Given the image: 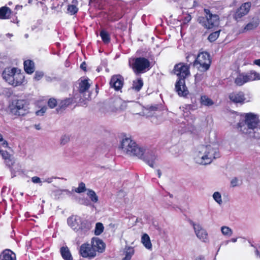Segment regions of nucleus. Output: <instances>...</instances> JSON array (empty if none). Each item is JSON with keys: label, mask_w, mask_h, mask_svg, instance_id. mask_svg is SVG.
<instances>
[{"label": "nucleus", "mask_w": 260, "mask_h": 260, "mask_svg": "<svg viewBox=\"0 0 260 260\" xmlns=\"http://www.w3.org/2000/svg\"><path fill=\"white\" fill-rule=\"evenodd\" d=\"M201 103L206 106H210L214 104L213 101L206 95H203L201 97Z\"/></svg>", "instance_id": "30"}, {"label": "nucleus", "mask_w": 260, "mask_h": 260, "mask_svg": "<svg viewBox=\"0 0 260 260\" xmlns=\"http://www.w3.org/2000/svg\"><path fill=\"white\" fill-rule=\"evenodd\" d=\"M221 232L222 234L226 237H231L233 233V230L229 226H222L221 227Z\"/></svg>", "instance_id": "33"}, {"label": "nucleus", "mask_w": 260, "mask_h": 260, "mask_svg": "<svg viewBox=\"0 0 260 260\" xmlns=\"http://www.w3.org/2000/svg\"><path fill=\"white\" fill-rule=\"evenodd\" d=\"M256 80H260V74L254 71H251L247 73L239 74L235 79V83L237 86H242L245 83Z\"/></svg>", "instance_id": "9"}, {"label": "nucleus", "mask_w": 260, "mask_h": 260, "mask_svg": "<svg viewBox=\"0 0 260 260\" xmlns=\"http://www.w3.org/2000/svg\"><path fill=\"white\" fill-rule=\"evenodd\" d=\"M128 64L137 75L144 73L150 69V61L143 57L131 58L128 60Z\"/></svg>", "instance_id": "4"}, {"label": "nucleus", "mask_w": 260, "mask_h": 260, "mask_svg": "<svg viewBox=\"0 0 260 260\" xmlns=\"http://www.w3.org/2000/svg\"><path fill=\"white\" fill-rule=\"evenodd\" d=\"M86 100H87V99H86V100H83V102L80 101V103L81 105H86Z\"/></svg>", "instance_id": "57"}, {"label": "nucleus", "mask_w": 260, "mask_h": 260, "mask_svg": "<svg viewBox=\"0 0 260 260\" xmlns=\"http://www.w3.org/2000/svg\"><path fill=\"white\" fill-rule=\"evenodd\" d=\"M220 30H217L210 34L208 37V40L210 42L215 41L219 36Z\"/></svg>", "instance_id": "38"}, {"label": "nucleus", "mask_w": 260, "mask_h": 260, "mask_svg": "<svg viewBox=\"0 0 260 260\" xmlns=\"http://www.w3.org/2000/svg\"><path fill=\"white\" fill-rule=\"evenodd\" d=\"M79 252L80 255L83 257L92 258L95 256L94 250L92 248L91 244L88 243H84L81 245Z\"/></svg>", "instance_id": "14"}, {"label": "nucleus", "mask_w": 260, "mask_h": 260, "mask_svg": "<svg viewBox=\"0 0 260 260\" xmlns=\"http://www.w3.org/2000/svg\"><path fill=\"white\" fill-rule=\"evenodd\" d=\"M135 250L133 247H128L125 249V257L123 258V260H130L134 255Z\"/></svg>", "instance_id": "31"}, {"label": "nucleus", "mask_w": 260, "mask_h": 260, "mask_svg": "<svg viewBox=\"0 0 260 260\" xmlns=\"http://www.w3.org/2000/svg\"><path fill=\"white\" fill-rule=\"evenodd\" d=\"M204 78V75L202 74H197L194 76V80L196 82H199L201 81Z\"/></svg>", "instance_id": "46"}, {"label": "nucleus", "mask_w": 260, "mask_h": 260, "mask_svg": "<svg viewBox=\"0 0 260 260\" xmlns=\"http://www.w3.org/2000/svg\"><path fill=\"white\" fill-rule=\"evenodd\" d=\"M143 86V80L141 78H139L133 81L132 88L137 91H139L141 90Z\"/></svg>", "instance_id": "29"}, {"label": "nucleus", "mask_w": 260, "mask_h": 260, "mask_svg": "<svg viewBox=\"0 0 260 260\" xmlns=\"http://www.w3.org/2000/svg\"><path fill=\"white\" fill-rule=\"evenodd\" d=\"M70 141V136L68 135H62L60 139V143L61 145H64L68 143Z\"/></svg>", "instance_id": "42"}, {"label": "nucleus", "mask_w": 260, "mask_h": 260, "mask_svg": "<svg viewBox=\"0 0 260 260\" xmlns=\"http://www.w3.org/2000/svg\"><path fill=\"white\" fill-rule=\"evenodd\" d=\"M84 204L86 205H89V201H85Z\"/></svg>", "instance_id": "62"}, {"label": "nucleus", "mask_w": 260, "mask_h": 260, "mask_svg": "<svg viewBox=\"0 0 260 260\" xmlns=\"http://www.w3.org/2000/svg\"><path fill=\"white\" fill-rule=\"evenodd\" d=\"M82 218L78 216H72L68 218V225L75 231L78 229Z\"/></svg>", "instance_id": "20"}, {"label": "nucleus", "mask_w": 260, "mask_h": 260, "mask_svg": "<svg viewBox=\"0 0 260 260\" xmlns=\"http://www.w3.org/2000/svg\"><path fill=\"white\" fill-rule=\"evenodd\" d=\"M211 63L210 56L207 52L200 53L193 62V66L201 72H205L208 70Z\"/></svg>", "instance_id": "8"}, {"label": "nucleus", "mask_w": 260, "mask_h": 260, "mask_svg": "<svg viewBox=\"0 0 260 260\" xmlns=\"http://www.w3.org/2000/svg\"><path fill=\"white\" fill-rule=\"evenodd\" d=\"M2 76L7 83L13 86H20L24 82V75L17 68H6L3 72Z\"/></svg>", "instance_id": "3"}, {"label": "nucleus", "mask_w": 260, "mask_h": 260, "mask_svg": "<svg viewBox=\"0 0 260 260\" xmlns=\"http://www.w3.org/2000/svg\"><path fill=\"white\" fill-rule=\"evenodd\" d=\"M256 252L257 254L258 255H259V257H260V253L259 252V251H258V250H256Z\"/></svg>", "instance_id": "63"}, {"label": "nucleus", "mask_w": 260, "mask_h": 260, "mask_svg": "<svg viewBox=\"0 0 260 260\" xmlns=\"http://www.w3.org/2000/svg\"><path fill=\"white\" fill-rule=\"evenodd\" d=\"M253 64L260 67V59L254 60L253 61Z\"/></svg>", "instance_id": "52"}, {"label": "nucleus", "mask_w": 260, "mask_h": 260, "mask_svg": "<svg viewBox=\"0 0 260 260\" xmlns=\"http://www.w3.org/2000/svg\"><path fill=\"white\" fill-rule=\"evenodd\" d=\"M189 68L190 64L180 62L175 66L174 72L178 77V79L183 78L185 80V78L190 75Z\"/></svg>", "instance_id": "11"}, {"label": "nucleus", "mask_w": 260, "mask_h": 260, "mask_svg": "<svg viewBox=\"0 0 260 260\" xmlns=\"http://www.w3.org/2000/svg\"><path fill=\"white\" fill-rule=\"evenodd\" d=\"M86 63L85 62H82L80 65V68L84 71L86 70Z\"/></svg>", "instance_id": "53"}, {"label": "nucleus", "mask_w": 260, "mask_h": 260, "mask_svg": "<svg viewBox=\"0 0 260 260\" xmlns=\"http://www.w3.org/2000/svg\"><path fill=\"white\" fill-rule=\"evenodd\" d=\"M0 146L6 148L8 147V143L7 141L3 139V141L0 143Z\"/></svg>", "instance_id": "50"}, {"label": "nucleus", "mask_w": 260, "mask_h": 260, "mask_svg": "<svg viewBox=\"0 0 260 260\" xmlns=\"http://www.w3.org/2000/svg\"><path fill=\"white\" fill-rule=\"evenodd\" d=\"M196 260H205V257L203 255H200L197 257Z\"/></svg>", "instance_id": "54"}, {"label": "nucleus", "mask_w": 260, "mask_h": 260, "mask_svg": "<svg viewBox=\"0 0 260 260\" xmlns=\"http://www.w3.org/2000/svg\"><path fill=\"white\" fill-rule=\"evenodd\" d=\"M24 37H25V38H27L28 37V34H25L24 35Z\"/></svg>", "instance_id": "64"}, {"label": "nucleus", "mask_w": 260, "mask_h": 260, "mask_svg": "<svg viewBox=\"0 0 260 260\" xmlns=\"http://www.w3.org/2000/svg\"><path fill=\"white\" fill-rule=\"evenodd\" d=\"M190 224L193 227L194 233L199 240L204 243H207L209 241L208 233L201 225L199 223H196L192 221H190Z\"/></svg>", "instance_id": "10"}, {"label": "nucleus", "mask_w": 260, "mask_h": 260, "mask_svg": "<svg viewBox=\"0 0 260 260\" xmlns=\"http://www.w3.org/2000/svg\"><path fill=\"white\" fill-rule=\"evenodd\" d=\"M121 148L127 154L142 157L144 154V148L139 146L131 138H125L121 142Z\"/></svg>", "instance_id": "6"}, {"label": "nucleus", "mask_w": 260, "mask_h": 260, "mask_svg": "<svg viewBox=\"0 0 260 260\" xmlns=\"http://www.w3.org/2000/svg\"><path fill=\"white\" fill-rule=\"evenodd\" d=\"M46 108L43 107L40 110L36 111V114L38 116H42L46 112Z\"/></svg>", "instance_id": "47"}, {"label": "nucleus", "mask_w": 260, "mask_h": 260, "mask_svg": "<svg viewBox=\"0 0 260 260\" xmlns=\"http://www.w3.org/2000/svg\"><path fill=\"white\" fill-rule=\"evenodd\" d=\"M111 103L115 111L124 110L126 108V103L118 96L113 98Z\"/></svg>", "instance_id": "18"}, {"label": "nucleus", "mask_w": 260, "mask_h": 260, "mask_svg": "<svg viewBox=\"0 0 260 260\" xmlns=\"http://www.w3.org/2000/svg\"><path fill=\"white\" fill-rule=\"evenodd\" d=\"M0 154L3 158L5 159V162L7 166H11L13 164L14 160L13 156L9 154L7 151L0 150Z\"/></svg>", "instance_id": "24"}, {"label": "nucleus", "mask_w": 260, "mask_h": 260, "mask_svg": "<svg viewBox=\"0 0 260 260\" xmlns=\"http://www.w3.org/2000/svg\"><path fill=\"white\" fill-rule=\"evenodd\" d=\"M196 57V55L191 53H187L186 55V61L189 62L190 64L192 63V61H194Z\"/></svg>", "instance_id": "43"}, {"label": "nucleus", "mask_w": 260, "mask_h": 260, "mask_svg": "<svg viewBox=\"0 0 260 260\" xmlns=\"http://www.w3.org/2000/svg\"><path fill=\"white\" fill-rule=\"evenodd\" d=\"M141 242L144 246L148 249H152V244L149 236L147 234H144L141 238Z\"/></svg>", "instance_id": "28"}, {"label": "nucleus", "mask_w": 260, "mask_h": 260, "mask_svg": "<svg viewBox=\"0 0 260 260\" xmlns=\"http://www.w3.org/2000/svg\"><path fill=\"white\" fill-rule=\"evenodd\" d=\"M139 158L142 159L147 164L153 168L154 167L155 161L157 159V157L153 151L146 149H144L143 155L142 157Z\"/></svg>", "instance_id": "13"}, {"label": "nucleus", "mask_w": 260, "mask_h": 260, "mask_svg": "<svg viewBox=\"0 0 260 260\" xmlns=\"http://www.w3.org/2000/svg\"><path fill=\"white\" fill-rule=\"evenodd\" d=\"M44 76V73L41 71H36L35 72V74L34 76V79L39 81Z\"/></svg>", "instance_id": "45"}, {"label": "nucleus", "mask_w": 260, "mask_h": 260, "mask_svg": "<svg viewBox=\"0 0 260 260\" xmlns=\"http://www.w3.org/2000/svg\"><path fill=\"white\" fill-rule=\"evenodd\" d=\"M238 180L237 178H233L231 181V183L232 186L235 187L238 184Z\"/></svg>", "instance_id": "49"}, {"label": "nucleus", "mask_w": 260, "mask_h": 260, "mask_svg": "<svg viewBox=\"0 0 260 260\" xmlns=\"http://www.w3.org/2000/svg\"><path fill=\"white\" fill-rule=\"evenodd\" d=\"M157 175H158V177L159 178H160L161 176V171L160 170H157Z\"/></svg>", "instance_id": "55"}, {"label": "nucleus", "mask_w": 260, "mask_h": 260, "mask_svg": "<svg viewBox=\"0 0 260 260\" xmlns=\"http://www.w3.org/2000/svg\"><path fill=\"white\" fill-rule=\"evenodd\" d=\"M88 79H80L79 82V91L82 94L86 92L90 86Z\"/></svg>", "instance_id": "23"}, {"label": "nucleus", "mask_w": 260, "mask_h": 260, "mask_svg": "<svg viewBox=\"0 0 260 260\" xmlns=\"http://www.w3.org/2000/svg\"><path fill=\"white\" fill-rule=\"evenodd\" d=\"M240 131L250 138L260 139V120L252 113L245 114L244 124L239 125Z\"/></svg>", "instance_id": "1"}, {"label": "nucleus", "mask_w": 260, "mask_h": 260, "mask_svg": "<svg viewBox=\"0 0 260 260\" xmlns=\"http://www.w3.org/2000/svg\"><path fill=\"white\" fill-rule=\"evenodd\" d=\"M3 136L0 134V143L2 141H3Z\"/></svg>", "instance_id": "61"}, {"label": "nucleus", "mask_w": 260, "mask_h": 260, "mask_svg": "<svg viewBox=\"0 0 260 260\" xmlns=\"http://www.w3.org/2000/svg\"><path fill=\"white\" fill-rule=\"evenodd\" d=\"M217 148L213 145L201 146L199 147L194 157L197 163L200 165L210 164L214 159L219 157Z\"/></svg>", "instance_id": "2"}, {"label": "nucleus", "mask_w": 260, "mask_h": 260, "mask_svg": "<svg viewBox=\"0 0 260 260\" xmlns=\"http://www.w3.org/2000/svg\"><path fill=\"white\" fill-rule=\"evenodd\" d=\"M57 102L56 100L54 98H51L49 100L48 102V106L52 109L54 108L57 105Z\"/></svg>", "instance_id": "44"}, {"label": "nucleus", "mask_w": 260, "mask_h": 260, "mask_svg": "<svg viewBox=\"0 0 260 260\" xmlns=\"http://www.w3.org/2000/svg\"><path fill=\"white\" fill-rule=\"evenodd\" d=\"M86 190L85 184L83 182H80L79 186L75 189V191L77 193H82Z\"/></svg>", "instance_id": "41"}, {"label": "nucleus", "mask_w": 260, "mask_h": 260, "mask_svg": "<svg viewBox=\"0 0 260 260\" xmlns=\"http://www.w3.org/2000/svg\"><path fill=\"white\" fill-rule=\"evenodd\" d=\"M73 100L72 98H67L62 100L59 104V106L61 108H64L73 103Z\"/></svg>", "instance_id": "36"}, {"label": "nucleus", "mask_w": 260, "mask_h": 260, "mask_svg": "<svg viewBox=\"0 0 260 260\" xmlns=\"http://www.w3.org/2000/svg\"><path fill=\"white\" fill-rule=\"evenodd\" d=\"M175 90L180 96H186L189 91L185 85V81L183 78H179L175 84Z\"/></svg>", "instance_id": "15"}, {"label": "nucleus", "mask_w": 260, "mask_h": 260, "mask_svg": "<svg viewBox=\"0 0 260 260\" xmlns=\"http://www.w3.org/2000/svg\"><path fill=\"white\" fill-rule=\"evenodd\" d=\"M100 35L104 43L108 44L110 42V36L107 31L102 30L101 31Z\"/></svg>", "instance_id": "32"}, {"label": "nucleus", "mask_w": 260, "mask_h": 260, "mask_svg": "<svg viewBox=\"0 0 260 260\" xmlns=\"http://www.w3.org/2000/svg\"><path fill=\"white\" fill-rule=\"evenodd\" d=\"M251 7V3L247 2L243 4L236 11L234 15L235 19L238 21L243 16L246 15Z\"/></svg>", "instance_id": "17"}, {"label": "nucleus", "mask_w": 260, "mask_h": 260, "mask_svg": "<svg viewBox=\"0 0 260 260\" xmlns=\"http://www.w3.org/2000/svg\"><path fill=\"white\" fill-rule=\"evenodd\" d=\"M24 69L28 74H31L35 71V63L32 60H26L24 61Z\"/></svg>", "instance_id": "25"}, {"label": "nucleus", "mask_w": 260, "mask_h": 260, "mask_svg": "<svg viewBox=\"0 0 260 260\" xmlns=\"http://www.w3.org/2000/svg\"><path fill=\"white\" fill-rule=\"evenodd\" d=\"M54 177L47 178L44 179L43 182H46L48 183H50L53 181V179H54Z\"/></svg>", "instance_id": "51"}, {"label": "nucleus", "mask_w": 260, "mask_h": 260, "mask_svg": "<svg viewBox=\"0 0 260 260\" xmlns=\"http://www.w3.org/2000/svg\"><path fill=\"white\" fill-rule=\"evenodd\" d=\"M31 181L34 183H40L42 185V181L39 177L34 176L31 178Z\"/></svg>", "instance_id": "48"}, {"label": "nucleus", "mask_w": 260, "mask_h": 260, "mask_svg": "<svg viewBox=\"0 0 260 260\" xmlns=\"http://www.w3.org/2000/svg\"><path fill=\"white\" fill-rule=\"evenodd\" d=\"M60 252L64 260H73L72 254L67 246L61 247L60 249Z\"/></svg>", "instance_id": "26"}, {"label": "nucleus", "mask_w": 260, "mask_h": 260, "mask_svg": "<svg viewBox=\"0 0 260 260\" xmlns=\"http://www.w3.org/2000/svg\"><path fill=\"white\" fill-rule=\"evenodd\" d=\"M67 10L71 15H74L77 13L78 8L75 5H69Z\"/></svg>", "instance_id": "40"}, {"label": "nucleus", "mask_w": 260, "mask_h": 260, "mask_svg": "<svg viewBox=\"0 0 260 260\" xmlns=\"http://www.w3.org/2000/svg\"><path fill=\"white\" fill-rule=\"evenodd\" d=\"M237 241V238H232L231 240H230V241L233 242V243H235Z\"/></svg>", "instance_id": "56"}, {"label": "nucleus", "mask_w": 260, "mask_h": 260, "mask_svg": "<svg viewBox=\"0 0 260 260\" xmlns=\"http://www.w3.org/2000/svg\"><path fill=\"white\" fill-rule=\"evenodd\" d=\"M35 127L38 130L40 129V127L39 125H35Z\"/></svg>", "instance_id": "59"}, {"label": "nucleus", "mask_w": 260, "mask_h": 260, "mask_svg": "<svg viewBox=\"0 0 260 260\" xmlns=\"http://www.w3.org/2000/svg\"><path fill=\"white\" fill-rule=\"evenodd\" d=\"M92 248L94 250V253L96 255V252L98 251L100 253H102L105 249V244L103 241L98 238H92L91 241Z\"/></svg>", "instance_id": "19"}, {"label": "nucleus", "mask_w": 260, "mask_h": 260, "mask_svg": "<svg viewBox=\"0 0 260 260\" xmlns=\"http://www.w3.org/2000/svg\"><path fill=\"white\" fill-rule=\"evenodd\" d=\"M0 260H16V255L11 250L6 249L1 253Z\"/></svg>", "instance_id": "22"}, {"label": "nucleus", "mask_w": 260, "mask_h": 260, "mask_svg": "<svg viewBox=\"0 0 260 260\" xmlns=\"http://www.w3.org/2000/svg\"><path fill=\"white\" fill-rule=\"evenodd\" d=\"M229 98L232 103L242 105L249 100H247L245 94L242 91H233L229 94Z\"/></svg>", "instance_id": "12"}, {"label": "nucleus", "mask_w": 260, "mask_h": 260, "mask_svg": "<svg viewBox=\"0 0 260 260\" xmlns=\"http://www.w3.org/2000/svg\"><path fill=\"white\" fill-rule=\"evenodd\" d=\"M123 78L120 75H113L110 82V86L116 90H119L123 86Z\"/></svg>", "instance_id": "16"}, {"label": "nucleus", "mask_w": 260, "mask_h": 260, "mask_svg": "<svg viewBox=\"0 0 260 260\" xmlns=\"http://www.w3.org/2000/svg\"><path fill=\"white\" fill-rule=\"evenodd\" d=\"M12 114L17 116H24L29 112L28 105L25 100H15L9 106Z\"/></svg>", "instance_id": "7"}, {"label": "nucleus", "mask_w": 260, "mask_h": 260, "mask_svg": "<svg viewBox=\"0 0 260 260\" xmlns=\"http://www.w3.org/2000/svg\"><path fill=\"white\" fill-rule=\"evenodd\" d=\"M204 16L198 18V22L206 29H212L219 25V17L216 14H213L208 9H204Z\"/></svg>", "instance_id": "5"}, {"label": "nucleus", "mask_w": 260, "mask_h": 260, "mask_svg": "<svg viewBox=\"0 0 260 260\" xmlns=\"http://www.w3.org/2000/svg\"><path fill=\"white\" fill-rule=\"evenodd\" d=\"M22 7V6H19V5H17L16 6V9H21Z\"/></svg>", "instance_id": "58"}, {"label": "nucleus", "mask_w": 260, "mask_h": 260, "mask_svg": "<svg viewBox=\"0 0 260 260\" xmlns=\"http://www.w3.org/2000/svg\"><path fill=\"white\" fill-rule=\"evenodd\" d=\"M104 228L103 224L102 223H96L94 230V234L97 236L100 235L103 232Z\"/></svg>", "instance_id": "37"}, {"label": "nucleus", "mask_w": 260, "mask_h": 260, "mask_svg": "<svg viewBox=\"0 0 260 260\" xmlns=\"http://www.w3.org/2000/svg\"><path fill=\"white\" fill-rule=\"evenodd\" d=\"M258 25L257 21H252L248 23L244 28L243 32L252 30L255 28Z\"/></svg>", "instance_id": "34"}, {"label": "nucleus", "mask_w": 260, "mask_h": 260, "mask_svg": "<svg viewBox=\"0 0 260 260\" xmlns=\"http://www.w3.org/2000/svg\"><path fill=\"white\" fill-rule=\"evenodd\" d=\"M79 229L76 232L79 234L82 235L87 233L91 228V223L87 220L82 219L81 224H79Z\"/></svg>", "instance_id": "21"}, {"label": "nucleus", "mask_w": 260, "mask_h": 260, "mask_svg": "<svg viewBox=\"0 0 260 260\" xmlns=\"http://www.w3.org/2000/svg\"><path fill=\"white\" fill-rule=\"evenodd\" d=\"M11 10L8 7H4L0 8V19H6L9 18Z\"/></svg>", "instance_id": "27"}, {"label": "nucleus", "mask_w": 260, "mask_h": 260, "mask_svg": "<svg viewBox=\"0 0 260 260\" xmlns=\"http://www.w3.org/2000/svg\"><path fill=\"white\" fill-rule=\"evenodd\" d=\"M213 198L219 205H221L222 203L221 195L220 192L218 191L215 192L213 194Z\"/></svg>", "instance_id": "39"}, {"label": "nucleus", "mask_w": 260, "mask_h": 260, "mask_svg": "<svg viewBox=\"0 0 260 260\" xmlns=\"http://www.w3.org/2000/svg\"><path fill=\"white\" fill-rule=\"evenodd\" d=\"M6 36L9 38L13 36V35L12 34L8 33Z\"/></svg>", "instance_id": "60"}, {"label": "nucleus", "mask_w": 260, "mask_h": 260, "mask_svg": "<svg viewBox=\"0 0 260 260\" xmlns=\"http://www.w3.org/2000/svg\"><path fill=\"white\" fill-rule=\"evenodd\" d=\"M87 195L92 202L96 203L98 201V197L93 190L88 189Z\"/></svg>", "instance_id": "35"}]
</instances>
